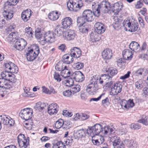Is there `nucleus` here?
Segmentation results:
<instances>
[{"instance_id": "nucleus-1", "label": "nucleus", "mask_w": 148, "mask_h": 148, "mask_svg": "<svg viewBox=\"0 0 148 148\" xmlns=\"http://www.w3.org/2000/svg\"><path fill=\"white\" fill-rule=\"evenodd\" d=\"M98 6L102 12L110 14L114 13L115 15L118 14L122 8V5L118 3H115L112 6L109 2L106 1H102Z\"/></svg>"}, {"instance_id": "nucleus-2", "label": "nucleus", "mask_w": 148, "mask_h": 148, "mask_svg": "<svg viewBox=\"0 0 148 148\" xmlns=\"http://www.w3.org/2000/svg\"><path fill=\"white\" fill-rule=\"evenodd\" d=\"M113 131V129L109 126H105L103 128L101 125L97 124L93 126L88 127L87 130V133L88 134L92 136L97 135L100 133L106 134L108 133H111Z\"/></svg>"}, {"instance_id": "nucleus-3", "label": "nucleus", "mask_w": 148, "mask_h": 148, "mask_svg": "<svg viewBox=\"0 0 148 148\" xmlns=\"http://www.w3.org/2000/svg\"><path fill=\"white\" fill-rule=\"evenodd\" d=\"M36 37L39 39H45L47 42L50 43L55 41V36L54 34L50 31L44 33L43 31L40 28H37L35 31Z\"/></svg>"}, {"instance_id": "nucleus-4", "label": "nucleus", "mask_w": 148, "mask_h": 148, "mask_svg": "<svg viewBox=\"0 0 148 148\" xmlns=\"http://www.w3.org/2000/svg\"><path fill=\"white\" fill-rule=\"evenodd\" d=\"M82 0H69L67 3L68 9L71 11H77L83 6Z\"/></svg>"}, {"instance_id": "nucleus-5", "label": "nucleus", "mask_w": 148, "mask_h": 148, "mask_svg": "<svg viewBox=\"0 0 148 148\" xmlns=\"http://www.w3.org/2000/svg\"><path fill=\"white\" fill-rule=\"evenodd\" d=\"M93 76V81L95 84H100L103 86L105 83L108 81L112 77L108 74H104L101 76V77L96 75Z\"/></svg>"}, {"instance_id": "nucleus-6", "label": "nucleus", "mask_w": 148, "mask_h": 148, "mask_svg": "<svg viewBox=\"0 0 148 148\" xmlns=\"http://www.w3.org/2000/svg\"><path fill=\"white\" fill-rule=\"evenodd\" d=\"M33 111L30 108H26L21 110L19 116L21 118L26 121L30 119L32 116Z\"/></svg>"}, {"instance_id": "nucleus-7", "label": "nucleus", "mask_w": 148, "mask_h": 148, "mask_svg": "<svg viewBox=\"0 0 148 148\" xmlns=\"http://www.w3.org/2000/svg\"><path fill=\"white\" fill-rule=\"evenodd\" d=\"M18 142L19 146L20 147L28 148L27 146L29 145V138L28 137L26 139L23 134H20L18 137Z\"/></svg>"}, {"instance_id": "nucleus-8", "label": "nucleus", "mask_w": 148, "mask_h": 148, "mask_svg": "<svg viewBox=\"0 0 148 148\" xmlns=\"http://www.w3.org/2000/svg\"><path fill=\"white\" fill-rule=\"evenodd\" d=\"M95 83L93 81V76L90 83L87 86L86 89L87 92L90 95H94L98 90L96 86V85L97 84H95Z\"/></svg>"}, {"instance_id": "nucleus-9", "label": "nucleus", "mask_w": 148, "mask_h": 148, "mask_svg": "<svg viewBox=\"0 0 148 148\" xmlns=\"http://www.w3.org/2000/svg\"><path fill=\"white\" fill-rule=\"evenodd\" d=\"M121 84L120 82L114 83L113 86H112V87L111 88L110 94L112 95H115L120 93L122 88Z\"/></svg>"}, {"instance_id": "nucleus-10", "label": "nucleus", "mask_w": 148, "mask_h": 148, "mask_svg": "<svg viewBox=\"0 0 148 148\" xmlns=\"http://www.w3.org/2000/svg\"><path fill=\"white\" fill-rule=\"evenodd\" d=\"M27 42L23 38L18 39L15 42L14 47L19 51L23 50L26 45Z\"/></svg>"}, {"instance_id": "nucleus-11", "label": "nucleus", "mask_w": 148, "mask_h": 148, "mask_svg": "<svg viewBox=\"0 0 148 148\" xmlns=\"http://www.w3.org/2000/svg\"><path fill=\"white\" fill-rule=\"evenodd\" d=\"M82 16L88 22H92L94 19L93 14L90 10H85L83 12Z\"/></svg>"}, {"instance_id": "nucleus-12", "label": "nucleus", "mask_w": 148, "mask_h": 148, "mask_svg": "<svg viewBox=\"0 0 148 148\" xmlns=\"http://www.w3.org/2000/svg\"><path fill=\"white\" fill-rule=\"evenodd\" d=\"M111 141L114 148H125L124 144L121 141L119 137L114 136L111 138Z\"/></svg>"}, {"instance_id": "nucleus-13", "label": "nucleus", "mask_w": 148, "mask_h": 148, "mask_svg": "<svg viewBox=\"0 0 148 148\" xmlns=\"http://www.w3.org/2000/svg\"><path fill=\"white\" fill-rule=\"evenodd\" d=\"M72 78L74 79L77 82H81L84 80L85 77L84 74L79 71L74 72L72 74Z\"/></svg>"}, {"instance_id": "nucleus-14", "label": "nucleus", "mask_w": 148, "mask_h": 148, "mask_svg": "<svg viewBox=\"0 0 148 148\" xmlns=\"http://www.w3.org/2000/svg\"><path fill=\"white\" fill-rule=\"evenodd\" d=\"M5 67L7 69L9 70V72L11 73H17L18 71L17 66L11 62L5 63Z\"/></svg>"}, {"instance_id": "nucleus-15", "label": "nucleus", "mask_w": 148, "mask_h": 148, "mask_svg": "<svg viewBox=\"0 0 148 148\" xmlns=\"http://www.w3.org/2000/svg\"><path fill=\"white\" fill-rule=\"evenodd\" d=\"M59 106L55 103H53L50 105L48 107V112L51 115L56 114L58 110Z\"/></svg>"}, {"instance_id": "nucleus-16", "label": "nucleus", "mask_w": 148, "mask_h": 148, "mask_svg": "<svg viewBox=\"0 0 148 148\" xmlns=\"http://www.w3.org/2000/svg\"><path fill=\"white\" fill-rule=\"evenodd\" d=\"M134 105V103L133 101V100L131 99H129L128 101L123 100L121 104L122 108L127 110L133 107Z\"/></svg>"}, {"instance_id": "nucleus-17", "label": "nucleus", "mask_w": 148, "mask_h": 148, "mask_svg": "<svg viewBox=\"0 0 148 148\" xmlns=\"http://www.w3.org/2000/svg\"><path fill=\"white\" fill-rule=\"evenodd\" d=\"M134 74L136 76L143 77L145 76L148 73V70L145 67L141 68L134 71Z\"/></svg>"}, {"instance_id": "nucleus-18", "label": "nucleus", "mask_w": 148, "mask_h": 148, "mask_svg": "<svg viewBox=\"0 0 148 148\" xmlns=\"http://www.w3.org/2000/svg\"><path fill=\"white\" fill-rule=\"evenodd\" d=\"M72 19L69 17H66L63 19L62 21L63 28L64 29L69 27L72 25Z\"/></svg>"}, {"instance_id": "nucleus-19", "label": "nucleus", "mask_w": 148, "mask_h": 148, "mask_svg": "<svg viewBox=\"0 0 148 148\" xmlns=\"http://www.w3.org/2000/svg\"><path fill=\"white\" fill-rule=\"evenodd\" d=\"M8 81L4 78H0V87L5 88L6 89H10L12 88V85L11 83H8Z\"/></svg>"}, {"instance_id": "nucleus-20", "label": "nucleus", "mask_w": 148, "mask_h": 148, "mask_svg": "<svg viewBox=\"0 0 148 148\" xmlns=\"http://www.w3.org/2000/svg\"><path fill=\"white\" fill-rule=\"evenodd\" d=\"M94 27L95 32L98 34L103 33L105 31V28L103 24L100 22L96 23L94 25Z\"/></svg>"}, {"instance_id": "nucleus-21", "label": "nucleus", "mask_w": 148, "mask_h": 148, "mask_svg": "<svg viewBox=\"0 0 148 148\" xmlns=\"http://www.w3.org/2000/svg\"><path fill=\"white\" fill-rule=\"evenodd\" d=\"M26 52L27 58L28 60L31 61L33 60L38 55L34 53V52L33 51V49H30L28 48Z\"/></svg>"}, {"instance_id": "nucleus-22", "label": "nucleus", "mask_w": 148, "mask_h": 148, "mask_svg": "<svg viewBox=\"0 0 148 148\" xmlns=\"http://www.w3.org/2000/svg\"><path fill=\"white\" fill-rule=\"evenodd\" d=\"M87 132V130L83 129L79 130L74 133V136L75 138L79 139L84 137Z\"/></svg>"}, {"instance_id": "nucleus-23", "label": "nucleus", "mask_w": 148, "mask_h": 148, "mask_svg": "<svg viewBox=\"0 0 148 148\" xmlns=\"http://www.w3.org/2000/svg\"><path fill=\"white\" fill-rule=\"evenodd\" d=\"M31 10H27L21 13V17L22 19L25 22L27 21L31 16Z\"/></svg>"}, {"instance_id": "nucleus-24", "label": "nucleus", "mask_w": 148, "mask_h": 148, "mask_svg": "<svg viewBox=\"0 0 148 148\" xmlns=\"http://www.w3.org/2000/svg\"><path fill=\"white\" fill-rule=\"evenodd\" d=\"M70 54L72 57L76 58H79L82 54L81 51L78 48L74 47L71 50Z\"/></svg>"}, {"instance_id": "nucleus-25", "label": "nucleus", "mask_w": 148, "mask_h": 148, "mask_svg": "<svg viewBox=\"0 0 148 148\" xmlns=\"http://www.w3.org/2000/svg\"><path fill=\"white\" fill-rule=\"evenodd\" d=\"M65 36L68 40H73L76 38V34L75 31L69 30L66 33Z\"/></svg>"}, {"instance_id": "nucleus-26", "label": "nucleus", "mask_w": 148, "mask_h": 148, "mask_svg": "<svg viewBox=\"0 0 148 148\" xmlns=\"http://www.w3.org/2000/svg\"><path fill=\"white\" fill-rule=\"evenodd\" d=\"M74 116L75 117L73 118V120L75 121L77 120L78 119L84 121L85 120L88 119L90 117L88 115L84 113H77Z\"/></svg>"}, {"instance_id": "nucleus-27", "label": "nucleus", "mask_w": 148, "mask_h": 148, "mask_svg": "<svg viewBox=\"0 0 148 148\" xmlns=\"http://www.w3.org/2000/svg\"><path fill=\"white\" fill-rule=\"evenodd\" d=\"M133 55L132 51L127 49H125L122 52L123 57L125 60H131L132 57Z\"/></svg>"}, {"instance_id": "nucleus-28", "label": "nucleus", "mask_w": 148, "mask_h": 148, "mask_svg": "<svg viewBox=\"0 0 148 148\" xmlns=\"http://www.w3.org/2000/svg\"><path fill=\"white\" fill-rule=\"evenodd\" d=\"M102 55L103 58L105 59H109L112 56V53L111 49H106L103 51Z\"/></svg>"}, {"instance_id": "nucleus-29", "label": "nucleus", "mask_w": 148, "mask_h": 148, "mask_svg": "<svg viewBox=\"0 0 148 148\" xmlns=\"http://www.w3.org/2000/svg\"><path fill=\"white\" fill-rule=\"evenodd\" d=\"M19 38V34L17 32H13L10 33L8 36L7 39L9 41L14 42L15 39H18Z\"/></svg>"}, {"instance_id": "nucleus-30", "label": "nucleus", "mask_w": 148, "mask_h": 148, "mask_svg": "<svg viewBox=\"0 0 148 148\" xmlns=\"http://www.w3.org/2000/svg\"><path fill=\"white\" fill-rule=\"evenodd\" d=\"M60 15V13L56 11H54L50 12L48 15V18L52 21H56L57 20Z\"/></svg>"}, {"instance_id": "nucleus-31", "label": "nucleus", "mask_w": 148, "mask_h": 148, "mask_svg": "<svg viewBox=\"0 0 148 148\" xmlns=\"http://www.w3.org/2000/svg\"><path fill=\"white\" fill-rule=\"evenodd\" d=\"M13 11L8 9L6 10H4L3 12V15L7 20H9L13 17Z\"/></svg>"}, {"instance_id": "nucleus-32", "label": "nucleus", "mask_w": 148, "mask_h": 148, "mask_svg": "<svg viewBox=\"0 0 148 148\" xmlns=\"http://www.w3.org/2000/svg\"><path fill=\"white\" fill-rule=\"evenodd\" d=\"M62 61L64 63L70 64L72 63L73 59L71 55L70 56L68 54H65L63 57Z\"/></svg>"}, {"instance_id": "nucleus-33", "label": "nucleus", "mask_w": 148, "mask_h": 148, "mask_svg": "<svg viewBox=\"0 0 148 148\" xmlns=\"http://www.w3.org/2000/svg\"><path fill=\"white\" fill-rule=\"evenodd\" d=\"M130 48L134 51H137L140 49V46L139 44L135 41L132 42L130 44Z\"/></svg>"}, {"instance_id": "nucleus-34", "label": "nucleus", "mask_w": 148, "mask_h": 148, "mask_svg": "<svg viewBox=\"0 0 148 148\" xmlns=\"http://www.w3.org/2000/svg\"><path fill=\"white\" fill-rule=\"evenodd\" d=\"M100 38L98 34H96L95 32H91L90 34L89 40L92 42H94L98 41Z\"/></svg>"}, {"instance_id": "nucleus-35", "label": "nucleus", "mask_w": 148, "mask_h": 148, "mask_svg": "<svg viewBox=\"0 0 148 148\" xmlns=\"http://www.w3.org/2000/svg\"><path fill=\"white\" fill-rule=\"evenodd\" d=\"M71 73L70 71L67 68L66 66H64V69L62 70L60 72V74L64 78H66L69 77Z\"/></svg>"}, {"instance_id": "nucleus-36", "label": "nucleus", "mask_w": 148, "mask_h": 148, "mask_svg": "<svg viewBox=\"0 0 148 148\" xmlns=\"http://www.w3.org/2000/svg\"><path fill=\"white\" fill-rule=\"evenodd\" d=\"M65 123L66 122H64L62 119H59L56 121L55 124V127L57 129H59L61 127L63 128H65V126L66 125Z\"/></svg>"}, {"instance_id": "nucleus-37", "label": "nucleus", "mask_w": 148, "mask_h": 148, "mask_svg": "<svg viewBox=\"0 0 148 148\" xmlns=\"http://www.w3.org/2000/svg\"><path fill=\"white\" fill-rule=\"evenodd\" d=\"M46 104L44 103L38 102L36 104L35 108L40 112H41L45 109Z\"/></svg>"}, {"instance_id": "nucleus-38", "label": "nucleus", "mask_w": 148, "mask_h": 148, "mask_svg": "<svg viewBox=\"0 0 148 148\" xmlns=\"http://www.w3.org/2000/svg\"><path fill=\"white\" fill-rule=\"evenodd\" d=\"M114 22L112 24V26L114 29L118 30L120 28V23L119 21V19L117 17L114 18Z\"/></svg>"}, {"instance_id": "nucleus-39", "label": "nucleus", "mask_w": 148, "mask_h": 148, "mask_svg": "<svg viewBox=\"0 0 148 148\" xmlns=\"http://www.w3.org/2000/svg\"><path fill=\"white\" fill-rule=\"evenodd\" d=\"M106 71L111 77L116 75L118 73L117 70L116 68L112 67L109 68Z\"/></svg>"}, {"instance_id": "nucleus-40", "label": "nucleus", "mask_w": 148, "mask_h": 148, "mask_svg": "<svg viewBox=\"0 0 148 148\" xmlns=\"http://www.w3.org/2000/svg\"><path fill=\"white\" fill-rule=\"evenodd\" d=\"M138 24L137 22H132L131 25H130L128 31L132 32H134L138 29Z\"/></svg>"}, {"instance_id": "nucleus-41", "label": "nucleus", "mask_w": 148, "mask_h": 148, "mask_svg": "<svg viewBox=\"0 0 148 148\" xmlns=\"http://www.w3.org/2000/svg\"><path fill=\"white\" fill-rule=\"evenodd\" d=\"M79 31L85 35L87 34L88 31V26L87 25L80 26L79 27Z\"/></svg>"}, {"instance_id": "nucleus-42", "label": "nucleus", "mask_w": 148, "mask_h": 148, "mask_svg": "<svg viewBox=\"0 0 148 148\" xmlns=\"http://www.w3.org/2000/svg\"><path fill=\"white\" fill-rule=\"evenodd\" d=\"M131 23L132 22L130 20L128 19H125L124 20L123 22V25L125 30L127 31V30H129L131 25Z\"/></svg>"}, {"instance_id": "nucleus-43", "label": "nucleus", "mask_w": 148, "mask_h": 148, "mask_svg": "<svg viewBox=\"0 0 148 148\" xmlns=\"http://www.w3.org/2000/svg\"><path fill=\"white\" fill-rule=\"evenodd\" d=\"M8 116L6 115H1L0 116V121L1 123H3L4 125H8V121H9Z\"/></svg>"}, {"instance_id": "nucleus-44", "label": "nucleus", "mask_w": 148, "mask_h": 148, "mask_svg": "<svg viewBox=\"0 0 148 148\" xmlns=\"http://www.w3.org/2000/svg\"><path fill=\"white\" fill-rule=\"evenodd\" d=\"M86 21H87L83 16H82L78 17L77 19V25L78 27L84 25Z\"/></svg>"}, {"instance_id": "nucleus-45", "label": "nucleus", "mask_w": 148, "mask_h": 148, "mask_svg": "<svg viewBox=\"0 0 148 148\" xmlns=\"http://www.w3.org/2000/svg\"><path fill=\"white\" fill-rule=\"evenodd\" d=\"M63 29V27L57 26L54 31L55 34L59 36L62 35L64 32Z\"/></svg>"}, {"instance_id": "nucleus-46", "label": "nucleus", "mask_w": 148, "mask_h": 148, "mask_svg": "<svg viewBox=\"0 0 148 148\" xmlns=\"http://www.w3.org/2000/svg\"><path fill=\"white\" fill-rule=\"evenodd\" d=\"M80 86L79 84H77L75 85H73L70 89L72 92L73 94L79 92L80 90Z\"/></svg>"}, {"instance_id": "nucleus-47", "label": "nucleus", "mask_w": 148, "mask_h": 148, "mask_svg": "<svg viewBox=\"0 0 148 148\" xmlns=\"http://www.w3.org/2000/svg\"><path fill=\"white\" fill-rule=\"evenodd\" d=\"M64 63L62 62H58L56 65L55 68L56 70L57 71H62L64 69Z\"/></svg>"}, {"instance_id": "nucleus-48", "label": "nucleus", "mask_w": 148, "mask_h": 148, "mask_svg": "<svg viewBox=\"0 0 148 148\" xmlns=\"http://www.w3.org/2000/svg\"><path fill=\"white\" fill-rule=\"evenodd\" d=\"M73 67L75 69L79 70L82 69L84 66V64L81 62H77L73 64Z\"/></svg>"}, {"instance_id": "nucleus-49", "label": "nucleus", "mask_w": 148, "mask_h": 148, "mask_svg": "<svg viewBox=\"0 0 148 148\" xmlns=\"http://www.w3.org/2000/svg\"><path fill=\"white\" fill-rule=\"evenodd\" d=\"M33 32L32 28L30 27H28L25 29V34L27 36L32 37Z\"/></svg>"}, {"instance_id": "nucleus-50", "label": "nucleus", "mask_w": 148, "mask_h": 148, "mask_svg": "<svg viewBox=\"0 0 148 148\" xmlns=\"http://www.w3.org/2000/svg\"><path fill=\"white\" fill-rule=\"evenodd\" d=\"M16 81V79L15 78L14 75L13 74H11L7 81L9 82L8 83H11V84L13 86V83H15Z\"/></svg>"}, {"instance_id": "nucleus-51", "label": "nucleus", "mask_w": 148, "mask_h": 148, "mask_svg": "<svg viewBox=\"0 0 148 148\" xmlns=\"http://www.w3.org/2000/svg\"><path fill=\"white\" fill-rule=\"evenodd\" d=\"M9 72L6 71L2 72L1 73V76L2 78H4V79L8 81V79L11 74H10Z\"/></svg>"}, {"instance_id": "nucleus-52", "label": "nucleus", "mask_w": 148, "mask_h": 148, "mask_svg": "<svg viewBox=\"0 0 148 148\" xmlns=\"http://www.w3.org/2000/svg\"><path fill=\"white\" fill-rule=\"evenodd\" d=\"M53 78L57 82H60L61 80L60 75L58 72H55L53 75Z\"/></svg>"}, {"instance_id": "nucleus-53", "label": "nucleus", "mask_w": 148, "mask_h": 148, "mask_svg": "<svg viewBox=\"0 0 148 148\" xmlns=\"http://www.w3.org/2000/svg\"><path fill=\"white\" fill-rule=\"evenodd\" d=\"M64 85L68 87H71L73 85V81L72 79L66 80L64 82Z\"/></svg>"}, {"instance_id": "nucleus-54", "label": "nucleus", "mask_w": 148, "mask_h": 148, "mask_svg": "<svg viewBox=\"0 0 148 148\" xmlns=\"http://www.w3.org/2000/svg\"><path fill=\"white\" fill-rule=\"evenodd\" d=\"M127 127L126 125L122 126L120 130L119 133L121 135L125 134L127 132Z\"/></svg>"}, {"instance_id": "nucleus-55", "label": "nucleus", "mask_w": 148, "mask_h": 148, "mask_svg": "<svg viewBox=\"0 0 148 148\" xmlns=\"http://www.w3.org/2000/svg\"><path fill=\"white\" fill-rule=\"evenodd\" d=\"M63 94L64 96L66 97H70L73 95L70 89V90H68L63 91Z\"/></svg>"}, {"instance_id": "nucleus-56", "label": "nucleus", "mask_w": 148, "mask_h": 148, "mask_svg": "<svg viewBox=\"0 0 148 148\" xmlns=\"http://www.w3.org/2000/svg\"><path fill=\"white\" fill-rule=\"evenodd\" d=\"M93 12H92L93 14V16L97 17H99L100 15V11H101L100 9L99 8V6H98L96 9H95L94 10H93Z\"/></svg>"}, {"instance_id": "nucleus-57", "label": "nucleus", "mask_w": 148, "mask_h": 148, "mask_svg": "<svg viewBox=\"0 0 148 148\" xmlns=\"http://www.w3.org/2000/svg\"><path fill=\"white\" fill-rule=\"evenodd\" d=\"M19 0H8V4L10 5H15L18 3Z\"/></svg>"}, {"instance_id": "nucleus-58", "label": "nucleus", "mask_w": 148, "mask_h": 148, "mask_svg": "<svg viewBox=\"0 0 148 148\" xmlns=\"http://www.w3.org/2000/svg\"><path fill=\"white\" fill-rule=\"evenodd\" d=\"M33 48L30 49H33V51L34 52V53L38 55L39 52V49L38 47L36 45H34L33 46Z\"/></svg>"}, {"instance_id": "nucleus-59", "label": "nucleus", "mask_w": 148, "mask_h": 148, "mask_svg": "<svg viewBox=\"0 0 148 148\" xmlns=\"http://www.w3.org/2000/svg\"><path fill=\"white\" fill-rule=\"evenodd\" d=\"M147 117H145L144 119H141L138 121V122L140 123H141L144 124L146 125H147Z\"/></svg>"}, {"instance_id": "nucleus-60", "label": "nucleus", "mask_w": 148, "mask_h": 148, "mask_svg": "<svg viewBox=\"0 0 148 148\" xmlns=\"http://www.w3.org/2000/svg\"><path fill=\"white\" fill-rule=\"evenodd\" d=\"M53 146H55L57 147H64L65 148V145L62 141L58 142L56 144H54Z\"/></svg>"}, {"instance_id": "nucleus-61", "label": "nucleus", "mask_w": 148, "mask_h": 148, "mask_svg": "<svg viewBox=\"0 0 148 148\" xmlns=\"http://www.w3.org/2000/svg\"><path fill=\"white\" fill-rule=\"evenodd\" d=\"M135 85L136 87L139 89H141L143 87L142 83L140 80L135 83Z\"/></svg>"}, {"instance_id": "nucleus-62", "label": "nucleus", "mask_w": 148, "mask_h": 148, "mask_svg": "<svg viewBox=\"0 0 148 148\" xmlns=\"http://www.w3.org/2000/svg\"><path fill=\"white\" fill-rule=\"evenodd\" d=\"M143 0H140L138 1L136 5V8L137 9L140 8L143 5Z\"/></svg>"}, {"instance_id": "nucleus-63", "label": "nucleus", "mask_w": 148, "mask_h": 148, "mask_svg": "<svg viewBox=\"0 0 148 148\" xmlns=\"http://www.w3.org/2000/svg\"><path fill=\"white\" fill-rule=\"evenodd\" d=\"M130 127L131 129H138L140 128V126L138 124L132 123L130 125Z\"/></svg>"}, {"instance_id": "nucleus-64", "label": "nucleus", "mask_w": 148, "mask_h": 148, "mask_svg": "<svg viewBox=\"0 0 148 148\" xmlns=\"http://www.w3.org/2000/svg\"><path fill=\"white\" fill-rule=\"evenodd\" d=\"M125 60L124 58H120L117 61L118 65L121 66V65L125 62Z\"/></svg>"}]
</instances>
